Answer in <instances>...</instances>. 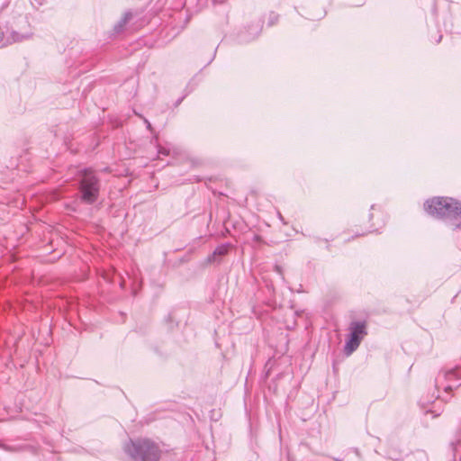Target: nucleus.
Wrapping results in <instances>:
<instances>
[{
  "label": "nucleus",
  "mask_w": 461,
  "mask_h": 461,
  "mask_svg": "<svg viewBox=\"0 0 461 461\" xmlns=\"http://www.w3.org/2000/svg\"><path fill=\"white\" fill-rule=\"evenodd\" d=\"M425 211L440 220L449 228H461V203L449 197H434L424 203Z\"/></svg>",
  "instance_id": "f257e3e1"
},
{
  "label": "nucleus",
  "mask_w": 461,
  "mask_h": 461,
  "mask_svg": "<svg viewBox=\"0 0 461 461\" xmlns=\"http://www.w3.org/2000/svg\"><path fill=\"white\" fill-rule=\"evenodd\" d=\"M123 448L134 461H158L160 456L158 447L147 438L131 439L125 443Z\"/></svg>",
  "instance_id": "f03ea898"
},
{
  "label": "nucleus",
  "mask_w": 461,
  "mask_h": 461,
  "mask_svg": "<svg viewBox=\"0 0 461 461\" xmlns=\"http://www.w3.org/2000/svg\"><path fill=\"white\" fill-rule=\"evenodd\" d=\"M99 180L91 169H85L80 180L79 191L81 199L86 203H93L99 195Z\"/></svg>",
  "instance_id": "7ed1b4c3"
},
{
  "label": "nucleus",
  "mask_w": 461,
  "mask_h": 461,
  "mask_svg": "<svg viewBox=\"0 0 461 461\" xmlns=\"http://www.w3.org/2000/svg\"><path fill=\"white\" fill-rule=\"evenodd\" d=\"M348 339L344 346V352L347 356L351 355L359 347L361 341L367 334L365 321H352L348 327Z\"/></svg>",
  "instance_id": "20e7f679"
},
{
  "label": "nucleus",
  "mask_w": 461,
  "mask_h": 461,
  "mask_svg": "<svg viewBox=\"0 0 461 461\" xmlns=\"http://www.w3.org/2000/svg\"><path fill=\"white\" fill-rule=\"evenodd\" d=\"M461 377V370L453 368L447 371H441L436 377L435 385L438 391L443 389L445 392L451 391L457 387V380Z\"/></svg>",
  "instance_id": "39448f33"
},
{
  "label": "nucleus",
  "mask_w": 461,
  "mask_h": 461,
  "mask_svg": "<svg viewBox=\"0 0 461 461\" xmlns=\"http://www.w3.org/2000/svg\"><path fill=\"white\" fill-rule=\"evenodd\" d=\"M23 39H24V36L20 35L17 32H12L11 38H7L6 40H5L3 33L0 32V43L2 45H6V44H11L13 42L21 41Z\"/></svg>",
  "instance_id": "423d86ee"
},
{
  "label": "nucleus",
  "mask_w": 461,
  "mask_h": 461,
  "mask_svg": "<svg viewBox=\"0 0 461 461\" xmlns=\"http://www.w3.org/2000/svg\"><path fill=\"white\" fill-rule=\"evenodd\" d=\"M229 248H230L229 244H221V245L218 246L214 249L213 253L211 256L208 257V261L212 262L215 256H224V255H226L228 253Z\"/></svg>",
  "instance_id": "0eeeda50"
},
{
  "label": "nucleus",
  "mask_w": 461,
  "mask_h": 461,
  "mask_svg": "<svg viewBox=\"0 0 461 461\" xmlns=\"http://www.w3.org/2000/svg\"><path fill=\"white\" fill-rule=\"evenodd\" d=\"M132 14L131 12H127L124 14L123 17L118 22L117 24L114 26V31L116 33L121 32L125 24L131 19Z\"/></svg>",
  "instance_id": "6e6552de"
},
{
  "label": "nucleus",
  "mask_w": 461,
  "mask_h": 461,
  "mask_svg": "<svg viewBox=\"0 0 461 461\" xmlns=\"http://www.w3.org/2000/svg\"><path fill=\"white\" fill-rule=\"evenodd\" d=\"M158 154H163V155H168L169 154V151L168 149H167L166 148H159L158 149Z\"/></svg>",
  "instance_id": "1a4fd4ad"
},
{
  "label": "nucleus",
  "mask_w": 461,
  "mask_h": 461,
  "mask_svg": "<svg viewBox=\"0 0 461 461\" xmlns=\"http://www.w3.org/2000/svg\"><path fill=\"white\" fill-rule=\"evenodd\" d=\"M275 269L278 274L282 275V267L280 266H276Z\"/></svg>",
  "instance_id": "9d476101"
},
{
  "label": "nucleus",
  "mask_w": 461,
  "mask_h": 461,
  "mask_svg": "<svg viewBox=\"0 0 461 461\" xmlns=\"http://www.w3.org/2000/svg\"><path fill=\"white\" fill-rule=\"evenodd\" d=\"M144 122H145V123H146V125H147V128H148L149 131H151V124H150V122H149L147 119H144Z\"/></svg>",
  "instance_id": "9b49d317"
},
{
  "label": "nucleus",
  "mask_w": 461,
  "mask_h": 461,
  "mask_svg": "<svg viewBox=\"0 0 461 461\" xmlns=\"http://www.w3.org/2000/svg\"><path fill=\"white\" fill-rule=\"evenodd\" d=\"M336 461H340V459H339V458H337V459H336Z\"/></svg>",
  "instance_id": "f8f14e48"
}]
</instances>
